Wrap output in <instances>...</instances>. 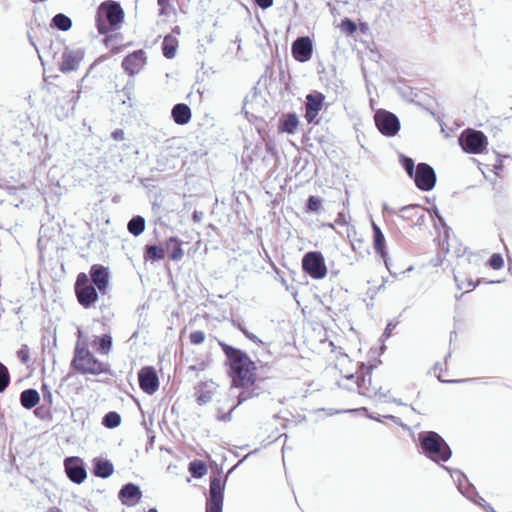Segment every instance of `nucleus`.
<instances>
[{"label":"nucleus","instance_id":"obj_34","mask_svg":"<svg viewBox=\"0 0 512 512\" xmlns=\"http://www.w3.org/2000/svg\"><path fill=\"white\" fill-rule=\"evenodd\" d=\"M400 163L402 164L404 170L406 171L407 175L412 178L416 172V168L414 165V161L412 158L407 157L405 155H400Z\"/></svg>","mask_w":512,"mask_h":512},{"label":"nucleus","instance_id":"obj_28","mask_svg":"<svg viewBox=\"0 0 512 512\" xmlns=\"http://www.w3.org/2000/svg\"><path fill=\"white\" fill-rule=\"evenodd\" d=\"M145 225H146V222H145L144 217L137 215V216H134L128 222L127 229L129 231V233L132 234L133 236H139L144 232Z\"/></svg>","mask_w":512,"mask_h":512},{"label":"nucleus","instance_id":"obj_32","mask_svg":"<svg viewBox=\"0 0 512 512\" xmlns=\"http://www.w3.org/2000/svg\"><path fill=\"white\" fill-rule=\"evenodd\" d=\"M162 51H163V55L168 58V59H172L174 58L175 54H176V40L168 35L164 38L163 40V44H162Z\"/></svg>","mask_w":512,"mask_h":512},{"label":"nucleus","instance_id":"obj_8","mask_svg":"<svg viewBox=\"0 0 512 512\" xmlns=\"http://www.w3.org/2000/svg\"><path fill=\"white\" fill-rule=\"evenodd\" d=\"M443 468L447 470L450 473L451 477L457 481L458 489L464 496H466L474 503L482 507H485L489 510V505H486L485 500L481 496H479L478 493L475 491L474 487L470 483H468L467 477L464 473L457 469H450L447 466H443Z\"/></svg>","mask_w":512,"mask_h":512},{"label":"nucleus","instance_id":"obj_59","mask_svg":"<svg viewBox=\"0 0 512 512\" xmlns=\"http://www.w3.org/2000/svg\"><path fill=\"white\" fill-rule=\"evenodd\" d=\"M508 271H509V273L512 274V262L511 261L509 263Z\"/></svg>","mask_w":512,"mask_h":512},{"label":"nucleus","instance_id":"obj_29","mask_svg":"<svg viewBox=\"0 0 512 512\" xmlns=\"http://www.w3.org/2000/svg\"><path fill=\"white\" fill-rule=\"evenodd\" d=\"M94 346L96 350L104 355H107L112 347V337L109 334H104L103 336L94 340Z\"/></svg>","mask_w":512,"mask_h":512},{"label":"nucleus","instance_id":"obj_26","mask_svg":"<svg viewBox=\"0 0 512 512\" xmlns=\"http://www.w3.org/2000/svg\"><path fill=\"white\" fill-rule=\"evenodd\" d=\"M114 472L112 463L108 460H100L95 464L94 475L99 478H108Z\"/></svg>","mask_w":512,"mask_h":512},{"label":"nucleus","instance_id":"obj_61","mask_svg":"<svg viewBox=\"0 0 512 512\" xmlns=\"http://www.w3.org/2000/svg\"><path fill=\"white\" fill-rule=\"evenodd\" d=\"M148 512H158V510L156 508H150Z\"/></svg>","mask_w":512,"mask_h":512},{"label":"nucleus","instance_id":"obj_6","mask_svg":"<svg viewBox=\"0 0 512 512\" xmlns=\"http://www.w3.org/2000/svg\"><path fill=\"white\" fill-rule=\"evenodd\" d=\"M78 302L84 307H91L98 300L96 287L90 283L87 274L79 273L75 282Z\"/></svg>","mask_w":512,"mask_h":512},{"label":"nucleus","instance_id":"obj_51","mask_svg":"<svg viewBox=\"0 0 512 512\" xmlns=\"http://www.w3.org/2000/svg\"><path fill=\"white\" fill-rule=\"evenodd\" d=\"M335 224H338V225H345L346 224V220H345V216L343 213H339L336 220H335Z\"/></svg>","mask_w":512,"mask_h":512},{"label":"nucleus","instance_id":"obj_14","mask_svg":"<svg viewBox=\"0 0 512 512\" xmlns=\"http://www.w3.org/2000/svg\"><path fill=\"white\" fill-rule=\"evenodd\" d=\"M146 61V53L140 49L127 55L122 61V67L130 76H134L144 68Z\"/></svg>","mask_w":512,"mask_h":512},{"label":"nucleus","instance_id":"obj_63","mask_svg":"<svg viewBox=\"0 0 512 512\" xmlns=\"http://www.w3.org/2000/svg\"><path fill=\"white\" fill-rule=\"evenodd\" d=\"M347 379H348V380H353V379H354V375H353V374L349 375V376L347 377Z\"/></svg>","mask_w":512,"mask_h":512},{"label":"nucleus","instance_id":"obj_3","mask_svg":"<svg viewBox=\"0 0 512 512\" xmlns=\"http://www.w3.org/2000/svg\"><path fill=\"white\" fill-rule=\"evenodd\" d=\"M82 331L78 329V341L74 349L72 366L81 374L99 375L107 371V365L99 361L88 349L87 344L81 341Z\"/></svg>","mask_w":512,"mask_h":512},{"label":"nucleus","instance_id":"obj_49","mask_svg":"<svg viewBox=\"0 0 512 512\" xmlns=\"http://www.w3.org/2000/svg\"><path fill=\"white\" fill-rule=\"evenodd\" d=\"M438 379L439 381L441 382H448V383H463V382H468V381H472L473 379H458V380H444L442 379L440 376H438Z\"/></svg>","mask_w":512,"mask_h":512},{"label":"nucleus","instance_id":"obj_60","mask_svg":"<svg viewBox=\"0 0 512 512\" xmlns=\"http://www.w3.org/2000/svg\"><path fill=\"white\" fill-rule=\"evenodd\" d=\"M369 417H370L371 419L376 420V421H382V420L380 419V417H373V416H369Z\"/></svg>","mask_w":512,"mask_h":512},{"label":"nucleus","instance_id":"obj_35","mask_svg":"<svg viewBox=\"0 0 512 512\" xmlns=\"http://www.w3.org/2000/svg\"><path fill=\"white\" fill-rule=\"evenodd\" d=\"M10 384V374L7 367L0 362V393L4 392Z\"/></svg>","mask_w":512,"mask_h":512},{"label":"nucleus","instance_id":"obj_41","mask_svg":"<svg viewBox=\"0 0 512 512\" xmlns=\"http://www.w3.org/2000/svg\"><path fill=\"white\" fill-rule=\"evenodd\" d=\"M17 357L24 364L29 361V348L27 345H22V347L17 351Z\"/></svg>","mask_w":512,"mask_h":512},{"label":"nucleus","instance_id":"obj_25","mask_svg":"<svg viewBox=\"0 0 512 512\" xmlns=\"http://www.w3.org/2000/svg\"><path fill=\"white\" fill-rule=\"evenodd\" d=\"M165 247H159L157 245H146L144 258L146 261H160L165 258Z\"/></svg>","mask_w":512,"mask_h":512},{"label":"nucleus","instance_id":"obj_4","mask_svg":"<svg viewBox=\"0 0 512 512\" xmlns=\"http://www.w3.org/2000/svg\"><path fill=\"white\" fill-rule=\"evenodd\" d=\"M124 12L120 4L114 1L103 2L96 14V27L100 34L108 33L123 21Z\"/></svg>","mask_w":512,"mask_h":512},{"label":"nucleus","instance_id":"obj_33","mask_svg":"<svg viewBox=\"0 0 512 512\" xmlns=\"http://www.w3.org/2000/svg\"><path fill=\"white\" fill-rule=\"evenodd\" d=\"M121 424V416L115 411H110L102 418V425L106 428L113 429Z\"/></svg>","mask_w":512,"mask_h":512},{"label":"nucleus","instance_id":"obj_10","mask_svg":"<svg viewBox=\"0 0 512 512\" xmlns=\"http://www.w3.org/2000/svg\"><path fill=\"white\" fill-rule=\"evenodd\" d=\"M412 178L416 187L422 191L432 190L437 180L434 168L427 163H419Z\"/></svg>","mask_w":512,"mask_h":512},{"label":"nucleus","instance_id":"obj_15","mask_svg":"<svg viewBox=\"0 0 512 512\" xmlns=\"http://www.w3.org/2000/svg\"><path fill=\"white\" fill-rule=\"evenodd\" d=\"M83 58L84 51L82 49H70L66 47L62 53L60 70L64 73L77 70Z\"/></svg>","mask_w":512,"mask_h":512},{"label":"nucleus","instance_id":"obj_1","mask_svg":"<svg viewBox=\"0 0 512 512\" xmlns=\"http://www.w3.org/2000/svg\"><path fill=\"white\" fill-rule=\"evenodd\" d=\"M232 370L233 381L237 386L252 384L255 380V365L243 351L228 344H221Z\"/></svg>","mask_w":512,"mask_h":512},{"label":"nucleus","instance_id":"obj_18","mask_svg":"<svg viewBox=\"0 0 512 512\" xmlns=\"http://www.w3.org/2000/svg\"><path fill=\"white\" fill-rule=\"evenodd\" d=\"M324 99L325 97L321 93L308 94L306 96L305 119L308 123H312L318 116L322 109Z\"/></svg>","mask_w":512,"mask_h":512},{"label":"nucleus","instance_id":"obj_21","mask_svg":"<svg viewBox=\"0 0 512 512\" xmlns=\"http://www.w3.org/2000/svg\"><path fill=\"white\" fill-rule=\"evenodd\" d=\"M171 115L176 124L185 125L190 122L192 112L187 104L178 103L172 108Z\"/></svg>","mask_w":512,"mask_h":512},{"label":"nucleus","instance_id":"obj_43","mask_svg":"<svg viewBox=\"0 0 512 512\" xmlns=\"http://www.w3.org/2000/svg\"><path fill=\"white\" fill-rule=\"evenodd\" d=\"M255 3L262 9H268L273 5V0H255Z\"/></svg>","mask_w":512,"mask_h":512},{"label":"nucleus","instance_id":"obj_9","mask_svg":"<svg viewBox=\"0 0 512 512\" xmlns=\"http://www.w3.org/2000/svg\"><path fill=\"white\" fill-rule=\"evenodd\" d=\"M374 119L380 133L387 137L395 136L400 130L399 118L392 112L378 110L375 113Z\"/></svg>","mask_w":512,"mask_h":512},{"label":"nucleus","instance_id":"obj_44","mask_svg":"<svg viewBox=\"0 0 512 512\" xmlns=\"http://www.w3.org/2000/svg\"><path fill=\"white\" fill-rule=\"evenodd\" d=\"M244 335L255 344H262V341L258 338V336L249 332L248 330L244 331Z\"/></svg>","mask_w":512,"mask_h":512},{"label":"nucleus","instance_id":"obj_46","mask_svg":"<svg viewBox=\"0 0 512 512\" xmlns=\"http://www.w3.org/2000/svg\"><path fill=\"white\" fill-rule=\"evenodd\" d=\"M112 137L117 140V141H120V140H123L124 139V132L120 129L118 130H115L113 133H112Z\"/></svg>","mask_w":512,"mask_h":512},{"label":"nucleus","instance_id":"obj_23","mask_svg":"<svg viewBox=\"0 0 512 512\" xmlns=\"http://www.w3.org/2000/svg\"><path fill=\"white\" fill-rule=\"evenodd\" d=\"M399 215L405 220L413 221L416 219V223L424 218L423 209L419 205H407L399 210Z\"/></svg>","mask_w":512,"mask_h":512},{"label":"nucleus","instance_id":"obj_24","mask_svg":"<svg viewBox=\"0 0 512 512\" xmlns=\"http://www.w3.org/2000/svg\"><path fill=\"white\" fill-rule=\"evenodd\" d=\"M40 401V395L36 389H26L20 394V403L25 409L34 408Z\"/></svg>","mask_w":512,"mask_h":512},{"label":"nucleus","instance_id":"obj_5","mask_svg":"<svg viewBox=\"0 0 512 512\" xmlns=\"http://www.w3.org/2000/svg\"><path fill=\"white\" fill-rule=\"evenodd\" d=\"M458 141L462 150L469 154H481L488 146V139L486 135L482 131L472 128L463 130Z\"/></svg>","mask_w":512,"mask_h":512},{"label":"nucleus","instance_id":"obj_20","mask_svg":"<svg viewBox=\"0 0 512 512\" xmlns=\"http://www.w3.org/2000/svg\"><path fill=\"white\" fill-rule=\"evenodd\" d=\"M373 227V237H374V249L376 253H378L381 258L384 260L385 266L389 269V258L387 256V252L385 250V237L382 233L380 227L375 223H372Z\"/></svg>","mask_w":512,"mask_h":512},{"label":"nucleus","instance_id":"obj_62","mask_svg":"<svg viewBox=\"0 0 512 512\" xmlns=\"http://www.w3.org/2000/svg\"><path fill=\"white\" fill-rule=\"evenodd\" d=\"M79 98H80V91L77 92V96L75 98V102L78 101Z\"/></svg>","mask_w":512,"mask_h":512},{"label":"nucleus","instance_id":"obj_50","mask_svg":"<svg viewBox=\"0 0 512 512\" xmlns=\"http://www.w3.org/2000/svg\"><path fill=\"white\" fill-rule=\"evenodd\" d=\"M503 169V160L498 159L497 162L494 164V170L497 175H499V172Z\"/></svg>","mask_w":512,"mask_h":512},{"label":"nucleus","instance_id":"obj_2","mask_svg":"<svg viewBox=\"0 0 512 512\" xmlns=\"http://www.w3.org/2000/svg\"><path fill=\"white\" fill-rule=\"evenodd\" d=\"M418 446L420 453L435 463L447 462L452 456L448 443L435 431L420 432Z\"/></svg>","mask_w":512,"mask_h":512},{"label":"nucleus","instance_id":"obj_31","mask_svg":"<svg viewBox=\"0 0 512 512\" xmlns=\"http://www.w3.org/2000/svg\"><path fill=\"white\" fill-rule=\"evenodd\" d=\"M189 472L194 478H202L207 473V466L201 460H194L189 463Z\"/></svg>","mask_w":512,"mask_h":512},{"label":"nucleus","instance_id":"obj_17","mask_svg":"<svg viewBox=\"0 0 512 512\" xmlns=\"http://www.w3.org/2000/svg\"><path fill=\"white\" fill-rule=\"evenodd\" d=\"M92 283L100 293H105L109 283V269L100 264H94L90 268Z\"/></svg>","mask_w":512,"mask_h":512},{"label":"nucleus","instance_id":"obj_37","mask_svg":"<svg viewBox=\"0 0 512 512\" xmlns=\"http://www.w3.org/2000/svg\"><path fill=\"white\" fill-rule=\"evenodd\" d=\"M489 265L494 270H499L504 266V260L501 254L495 253L489 259Z\"/></svg>","mask_w":512,"mask_h":512},{"label":"nucleus","instance_id":"obj_54","mask_svg":"<svg viewBox=\"0 0 512 512\" xmlns=\"http://www.w3.org/2000/svg\"><path fill=\"white\" fill-rule=\"evenodd\" d=\"M390 401L400 406L405 405L401 399L392 398Z\"/></svg>","mask_w":512,"mask_h":512},{"label":"nucleus","instance_id":"obj_30","mask_svg":"<svg viewBox=\"0 0 512 512\" xmlns=\"http://www.w3.org/2000/svg\"><path fill=\"white\" fill-rule=\"evenodd\" d=\"M52 26L61 31H68L72 27V20L63 13H58L52 18Z\"/></svg>","mask_w":512,"mask_h":512},{"label":"nucleus","instance_id":"obj_12","mask_svg":"<svg viewBox=\"0 0 512 512\" xmlns=\"http://www.w3.org/2000/svg\"><path fill=\"white\" fill-rule=\"evenodd\" d=\"M64 467L70 481L81 484L87 478V472L83 461L79 457H67L64 460Z\"/></svg>","mask_w":512,"mask_h":512},{"label":"nucleus","instance_id":"obj_64","mask_svg":"<svg viewBox=\"0 0 512 512\" xmlns=\"http://www.w3.org/2000/svg\"><path fill=\"white\" fill-rule=\"evenodd\" d=\"M490 512H496L491 506H488Z\"/></svg>","mask_w":512,"mask_h":512},{"label":"nucleus","instance_id":"obj_42","mask_svg":"<svg viewBox=\"0 0 512 512\" xmlns=\"http://www.w3.org/2000/svg\"><path fill=\"white\" fill-rule=\"evenodd\" d=\"M396 323L389 322L384 330L382 337L388 339L391 336L392 331L395 329Z\"/></svg>","mask_w":512,"mask_h":512},{"label":"nucleus","instance_id":"obj_56","mask_svg":"<svg viewBox=\"0 0 512 512\" xmlns=\"http://www.w3.org/2000/svg\"><path fill=\"white\" fill-rule=\"evenodd\" d=\"M434 213H435V216L439 219V221H440V222H442V221H443V218H442V216L439 214V211H438L437 209H435Z\"/></svg>","mask_w":512,"mask_h":512},{"label":"nucleus","instance_id":"obj_16","mask_svg":"<svg viewBox=\"0 0 512 512\" xmlns=\"http://www.w3.org/2000/svg\"><path fill=\"white\" fill-rule=\"evenodd\" d=\"M313 54V44L308 36L297 38L292 44V55L298 62H307Z\"/></svg>","mask_w":512,"mask_h":512},{"label":"nucleus","instance_id":"obj_48","mask_svg":"<svg viewBox=\"0 0 512 512\" xmlns=\"http://www.w3.org/2000/svg\"><path fill=\"white\" fill-rule=\"evenodd\" d=\"M383 418L392 420L395 424H397V425H399L401 427H406V425H404L398 417H395L393 415L383 416Z\"/></svg>","mask_w":512,"mask_h":512},{"label":"nucleus","instance_id":"obj_52","mask_svg":"<svg viewBox=\"0 0 512 512\" xmlns=\"http://www.w3.org/2000/svg\"><path fill=\"white\" fill-rule=\"evenodd\" d=\"M233 325L238 329L240 330L243 334H244V331H247V329L243 326V324L239 321H233Z\"/></svg>","mask_w":512,"mask_h":512},{"label":"nucleus","instance_id":"obj_19","mask_svg":"<svg viewBox=\"0 0 512 512\" xmlns=\"http://www.w3.org/2000/svg\"><path fill=\"white\" fill-rule=\"evenodd\" d=\"M142 496L140 487L133 483L122 486L118 493L119 500L126 506L136 505Z\"/></svg>","mask_w":512,"mask_h":512},{"label":"nucleus","instance_id":"obj_11","mask_svg":"<svg viewBox=\"0 0 512 512\" xmlns=\"http://www.w3.org/2000/svg\"><path fill=\"white\" fill-rule=\"evenodd\" d=\"M224 484L221 479L214 477L210 480L209 499L206 512H222L224 498Z\"/></svg>","mask_w":512,"mask_h":512},{"label":"nucleus","instance_id":"obj_38","mask_svg":"<svg viewBox=\"0 0 512 512\" xmlns=\"http://www.w3.org/2000/svg\"><path fill=\"white\" fill-rule=\"evenodd\" d=\"M306 207L310 212H317L321 207V200L316 196H310L307 200Z\"/></svg>","mask_w":512,"mask_h":512},{"label":"nucleus","instance_id":"obj_55","mask_svg":"<svg viewBox=\"0 0 512 512\" xmlns=\"http://www.w3.org/2000/svg\"><path fill=\"white\" fill-rule=\"evenodd\" d=\"M47 512H63V511L58 507H51L48 509Z\"/></svg>","mask_w":512,"mask_h":512},{"label":"nucleus","instance_id":"obj_7","mask_svg":"<svg viewBox=\"0 0 512 512\" xmlns=\"http://www.w3.org/2000/svg\"><path fill=\"white\" fill-rule=\"evenodd\" d=\"M302 268L310 277L323 279L327 274L324 257L320 252L312 251L304 255Z\"/></svg>","mask_w":512,"mask_h":512},{"label":"nucleus","instance_id":"obj_22","mask_svg":"<svg viewBox=\"0 0 512 512\" xmlns=\"http://www.w3.org/2000/svg\"><path fill=\"white\" fill-rule=\"evenodd\" d=\"M165 251L170 252L169 258L172 261H180L184 256L182 241L177 237H170L164 243Z\"/></svg>","mask_w":512,"mask_h":512},{"label":"nucleus","instance_id":"obj_53","mask_svg":"<svg viewBox=\"0 0 512 512\" xmlns=\"http://www.w3.org/2000/svg\"><path fill=\"white\" fill-rule=\"evenodd\" d=\"M249 398V395H246L245 392H242L239 396L238 404L242 403L243 401L247 400Z\"/></svg>","mask_w":512,"mask_h":512},{"label":"nucleus","instance_id":"obj_13","mask_svg":"<svg viewBox=\"0 0 512 512\" xmlns=\"http://www.w3.org/2000/svg\"><path fill=\"white\" fill-rule=\"evenodd\" d=\"M140 388L147 394H154L159 388L156 370L151 366L142 368L138 375Z\"/></svg>","mask_w":512,"mask_h":512},{"label":"nucleus","instance_id":"obj_40","mask_svg":"<svg viewBox=\"0 0 512 512\" xmlns=\"http://www.w3.org/2000/svg\"><path fill=\"white\" fill-rule=\"evenodd\" d=\"M41 391H42L43 401L49 405H52L53 394H52L51 389L46 384H43L41 387Z\"/></svg>","mask_w":512,"mask_h":512},{"label":"nucleus","instance_id":"obj_58","mask_svg":"<svg viewBox=\"0 0 512 512\" xmlns=\"http://www.w3.org/2000/svg\"><path fill=\"white\" fill-rule=\"evenodd\" d=\"M469 287H471L468 291L472 290L475 287V284L472 281L468 283Z\"/></svg>","mask_w":512,"mask_h":512},{"label":"nucleus","instance_id":"obj_45","mask_svg":"<svg viewBox=\"0 0 512 512\" xmlns=\"http://www.w3.org/2000/svg\"><path fill=\"white\" fill-rule=\"evenodd\" d=\"M157 3L161 7L160 15H164L166 13V8L168 6L169 0H158Z\"/></svg>","mask_w":512,"mask_h":512},{"label":"nucleus","instance_id":"obj_27","mask_svg":"<svg viewBox=\"0 0 512 512\" xmlns=\"http://www.w3.org/2000/svg\"><path fill=\"white\" fill-rule=\"evenodd\" d=\"M299 124L298 117L295 113H289L285 115L280 130L288 134H294Z\"/></svg>","mask_w":512,"mask_h":512},{"label":"nucleus","instance_id":"obj_57","mask_svg":"<svg viewBox=\"0 0 512 512\" xmlns=\"http://www.w3.org/2000/svg\"><path fill=\"white\" fill-rule=\"evenodd\" d=\"M454 279H455V281L457 283L458 288L462 289V286L458 283V276H457V274H454Z\"/></svg>","mask_w":512,"mask_h":512},{"label":"nucleus","instance_id":"obj_47","mask_svg":"<svg viewBox=\"0 0 512 512\" xmlns=\"http://www.w3.org/2000/svg\"><path fill=\"white\" fill-rule=\"evenodd\" d=\"M210 400V396L207 395V394H200L198 397H197V402L199 404H206L208 401Z\"/></svg>","mask_w":512,"mask_h":512},{"label":"nucleus","instance_id":"obj_36","mask_svg":"<svg viewBox=\"0 0 512 512\" xmlns=\"http://www.w3.org/2000/svg\"><path fill=\"white\" fill-rule=\"evenodd\" d=\"M340 27L342 31L346 32L349 35L353 34L357 30L356 23L349 18L343 19L341 21Z\"/></svg>","mask_w":512,"mask_h":512},{"label":"nucleus","instance_id":"obj_39","mask_svg":"<svg viewBox=\"0 0 512 512\" xmlns=\"http://www.w3.org/2000/svg\"><path fill=\"white\" fill-rule=\"evenodd\" d=\"M189 339L193 345H200L205 340V333L200 330L194 331L190 333Z\"/></svg>","mask_w":512,"mask_h":512}]
</instances>
